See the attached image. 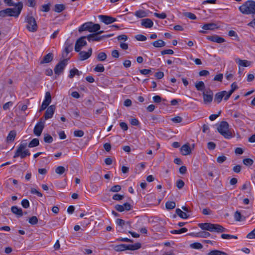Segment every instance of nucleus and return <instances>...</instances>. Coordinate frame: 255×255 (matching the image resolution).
Masks as SVG:
<instances>
[{
	"instance_id": "obj_62",
	"label": "nucleus",
	"mask_w": 255,
	"mask_h": 255,
	"mask_svg": "<svg viewBox=\"0 0 255 255\" xmlns=\"http://www.w3.org/2000/svg\"><path fill=\"white\" fill-rule=\"evenodd\" d=\"M21 205L24 208H27L29 207V202L27 199H23L21 201Z\"/></svg>"
},
{
	"instance_id": "obj_27",
	"label": "nucleus",
	"mask_w": 255,
	"mask_h": 255,
	"mask_svg": "<svg viewBox=\"0 0 255 255\" xmlns=\"http://www.w3.org/2000/svg\"><path fill=\"white\" fill-rule=\"evenodd\" d=\"M73 49V47L72 44H68V43H66L65 44L64 50V52L65 53V55H64V53H63V57L66 56L68 53H69Z\"/></svg>"
},
{
	"instance_id": "obj_7",
	"label": "nucleus",
	"mask_w": 255,
	"mask_h": 255,
	"mask_svg": "<svg viewBox=\"0 0 255 255\" xmlns=\"http://www.w3.org/2000/svg\"><path fill=\"white\" fill-rule=\"evenodd\" d=\"M116 223L117 225V230L118 232L124 233L128 229H130V222H126L123 219H117Z\"/></svg>"
},
{
	"instance_id": "obj_46",
	"label": "nucleus",
	"mask_w": 255,
	"mask_h": 255,
	"mask_svg": "<svg viewBox=\"0 0 255 255\" xmlns=\"http://www.w3.org/2000/svg\"><path fill=\"white\" fill-rule=\"evenodd\" d=\"M30 193L32 194H35L37 196L40 197H41L43 196L42 194L40 192L37 190L35 188H31Z\"/></svg>"
},
{
	"instance_id": "obj_33",
	"label": "nucleus",
	"mask_w": 255,
	"mask_h": 255,
	"mask_svg": "<svg viewBox=\"0 0 255 255\" xmlns=\"http://www.w3.org/2000/svg\"><path fill=\"white\" fill-rule=\"evenodd\" d=\"M39 141L37 138H33L28 144V146L30 148L35 147L38 145Z\"/></svg>"
},
{
	"instance_id": "obj_54",
	"label": "nucleus",
	"mask_w": 255,
	"mask_h": 255,
	"mask_svg": "<svg viewBox=\"0 0 255 255\" xmlns=\"http://www.w3.org/2000/svg\"><path fill=\"white\" fill-rule=\"evenodd\" d=\"M184 186V182L182 180H178L176 182V186L179 189H182Z\"/></svg>"
},
{
	"instance_id": "obj_28",
	"label": "nucleus",
	"mask_w": 255,
	"mask_h": 255,
	"mask_svg": "<svg viewBox=\"0 0 255 255\" xmlns=\"http://www.w3.org/2000/svg\"><path fill=\"white\" fill-rule=\"evenodd\" d=\"M82 74V72L81 71H79L78 69L76 68H73L70 71V73L68 75V77L72 79L73 78L75 75H80Z\"/></svg>"
},
{
	"instance_id": "obj_25",
	"label": "nucleus",
	"mask_w": 255,
	"mask_h": 255,
	"mask_svg": "<svg viewBox=\"0 0 255 255\" xmlns=\"http://www.w3.org/2000/svg\"><path fill=\"white\" fill-rule=\"evenodd\" d=\"M16 135V133L15 130H11L9 132V133L6 137L7 142H10L13 141L14 140Z\"/></svg>"
},
{
	"instance_id": "obj_38",
	"label": "nucleus",
	"mask_w": 255,
	"mask_h": 255,
	"mask_svg": "<svg viewBox=\"0 0 255 255\" xmlns=\"http://www.w3.org/2000/svg\"><path fill=\"white\" fill-rule=\"evenodd\" d=\"M195 87L197 90L203 91L205 88V84L203 82L200 81L195 84Z\"/></svg>"
},
{
	"instance_id": "obj_43",
	"label": "nucleus",
	"mask_w": 255,
	"mask_h": 255,
	"mask_svg": "<svg viewBox=\"0 0 255 255\" xmlns=\"http://www.w3.org/2000/svg\"><path fill=\"white\" fill-rule=\"evenodd\" d=\"M65 171V168L63 166H59L57 167L55 169V172L57 174L61 175Z\"/></svg>"
},
{
	"instance_id": "obj_32",
	"label": "nucleus",
	"mask_w": 255,
	"mask_h": 255,
	"mask_svg": "<svg viewBox=\"0 0 255 255\" xmlns=\"http://www.w3.org/2000/svg\"><path fill=\"white\" fill-rule=\"evenodd\" d=\"M65 8V5L63 4H56L54 6V11L57 12H61Z\"/></svg>"
},
{
	"instance_id": "obj_17",
	"label": "nucleus",
	"mask_w": 255,
	"mask_h": 255,
	"mask_svg": "<svg viewBox=\"0 0 255 255\" xmlns=\"http://www.w3.org/2000/svg\"><path fill=\"white\" fill-rule=\"evenodd\" d=\"M92 53V49L89 48L87 52L82 51L79 52L80 59L81 60H85L89 58Z\"/></svg>"
},
{
	"instance_id": "obj_4",
	"label": "nucleus",
	"mask_w": 255,
	"mask_h": 255,
	"mask_svg": "<svg viewBox=\"0 0 255 255\" xmlns=\"http://www.w3.org/2000/svg\"><path fill=\"white\" fill-rule=\"evenodd\" d=\"M229 127L227 122L222 121L217 128L218 132L227 139H230L233 137L232 132L229 130Z\"/></svg>"
},
{
	"instance_id": "obj_12",
	"label": "nucleus",
	"mask_w": 255,
	"mask_h": 255,
	"mask_svg": "<svg viewBox=\"0 0 255 255\" xmlns=\"http://www.w3.org/2000/svg\"><path fill=\"white\" fill-rule=\"evenodd\" d=\"M98 17L102 22L106 24H110L117 20L116 18L108 15H99Z\"/></svg>"
},
{
	"instance_id": "obj_57",
	"label": "nucleus",
	"mask_w": 255,
	"mask_h": 255,
	"mask_svg": "<svg viewBox=\"0 0 255 255\" xmlns=\"http://www.w3.org/2000/svg\"><path fill=\"white\" fill-rule=\"evenodd\" d=\"M242 215L241 214L239 211H236L234 214V218L235 220L237 221H241Z\"/></svg>"
},
{
	"instance_id": "obj_5",
	"label": "nucleus",
	"mask_w": 255,
	"mask_h": 255,
	"mask_svg": "<svg viewBox=\"0 0 255 255\" xmlns=\"http://www.w3.org/2000/svg\"><path fill=\"white\" fill-rule=\"evenodd\" d=\"M26 142L21 143L17 147L13 155V158L20 157L21 158H24L27 156H29L30 153L28 149H26Z\"/></svg>"
},
{
	"instance_id": "obj_13",
	"label": "nucleus",
	"mask_w": 255,
	"mask_h": 255,
	"mask_svg": "<svg viewBox=\"0 0 255 255\" xmlns=\"http://www.w3.org/2000/svg\"><path fill=\"white\" fill-rule=\"evenodd\" d=\"M51 101V97L50 92H47L45 94V99L43 101L40 111L45 110L50 104Z\"/></svg>"
},
{
	"instance_id": "obj_49",
	"label": "nucleus",
	"mask_w": 255,
	"mask_h": 255,
	"mask_svg": "<svg viewBox=\"0 0 255 255\" xmlns=\"http://www.w3.org/2000/svg\"><path fill=\"white\" fill-rule=\"evenodd\" d=\"M116 250L117 251H124L127 250L126 245L122 244L116 247Z\"/></svg>"
},
{
	"instance_id": "obj_20",
	"label": "nucleus",
	"mask_w": 255,
	"mask_h": 255,
	"mask_svg": "<svg viewBox=\"0 0 255 255\" xmlns=\"http://www.w3.org/2000/svg\"><path fill=\"white\" fill-rule=\"evenodd\" d=\"M182 154L184 155L190 154L191 152V148L188 144H185L180 148Z\"/></svg>"
},
{
	"instance_id": "obj_24",
	"label": "nucleus",
	"mask_w": 255,
	"mask_h": 255,
	"mask_svg": "<svg viewBox=\"0 0 255 255\" xmlns=\"http://www.w3.org/2000/svg\"><path fill=\"white\" fill-rule=\"evenodd\" d=\"M225 93H226L225 91L217 93L215 96V101H216L217 103H220L224 98Z\"/></svg>"
},
{
	"instance_id": "obj_22",
	"label": "nucleus",
	"mask_w": 255,
	"mask_h": 255,
	"mask_svg": "<svg viewBox=\"0 0 255 255\" xmlns=\"http://www.w3.org/2000/svg\"><path fill=\"white\" fill-rule=\"evenodd\" d=\"M11 211L14 214H15L18 217H21L23 215L22 210L21 208H18L16 206L11 207Z\"/></svg>"
},
{
	"instance_id": "obj_31",
	"label": "nucleus",
	"mask_w": 255,
	"mask_h": 255,
	"mask_svg": "<svg viewBox=\"0 0 255 255\" xmlns=\"http://www.w3.org/2000/svg\"><path fill=\"white\" fill-rule=\"evenodd\" d=\"M152 45L155 47H161L165 46V43L162 40H158L152 42Z\"/></svg>"
},
{
	"instance_id": "obj_16",
	"label": "nucleus",
	"mask_w": 255,
	"mask_h": 255,
	"mask_svg": "<svg viewBox=\"0 0 255 255\" xmlns=\"http://www.w3.org/2000/svg\"><path fill=\"white\" fill-rule=\"evenodd\" d=\"M204 102L205 103H210L213 100V93L212 91H209L203 93Z\"/></svg>"
},
{
	"instance_id": "obj_64",
	"label": "nucleus",
	"mask_w": 255,
	"mask_h": 255,
	"mask_svg": "<svg viewBox=\"0 0 255 255\" xmlns=\"http://www.w3.org/2000/svg\"><path fill=\"white\" fill-rule=\"evenodd\" d=\"M13 105V103L12 102H8L4 104L3 106V109L4 110H7L9 109V108L11 107Z\"/></svg>"
},
{
	"instance_id": "obj_21",
	"label": "nucleus",
	"mask_w": 255,
	"mask_h": 255,
	"mask_svg": "<svg viewBox=\"0 0 255 255\" xmlns=\"http://www.w3.org/2000/svg\"><path fill=\"white\" fill-rule=\"evenodd\" d=\"M141 24L145 28H151L153 26V22L149 18H145L142 19Z\"/></svg>"
},
{
	"instance_id": "obj_63",
	"label": "nucleus",
	"mask_w": 255,
	"mask_h": 255,
	"mask_svg": "<svg viewBox=\"0 0 255 255\" xmlns=\"http://www.w3.org/2000/svg\"><path fill=\"white\" fill-rule=\"evenodd\" d=\"M221 114V111H219L218 113V114H212L210 116L209 119L213 121L216 120Z\"/></svg>"
},
{
	"instance_id": "obj_29",
	"label": "nucleus",
	"mask_w": 255,
	"mask_h": 255,
	"mask_svg": "<svg viewBox=\"0 0 255 255\" xmlns=\"http://www.w3.org/2000/svg\"><path fill=\"white\" fill-rule=\"evenodd\" d=\"M202 27L203 29L205 30H213L217 27L216 24L213 23H209L205 24Z\"/></svg>"
},
{
	"instance_id": "obj_58",
	"label": "nucleus",
	"mask_w": 255,
	"mask_h": 255,
	"mask_svg": "<svg viewBox=\"0 0 255 255\" xmlns=\"http://www.w3.org/2000/svg\"><path fill=\"white\" fill-rule=\"evenodd\" d=\"M135 38L138 41H144L146 40V37L143 35L138 34L135 36Z\"/></svg>"
},
{
	"instance_id": "obj_23",
	"label": "nucleus",
	"mask_w": 255,
	"mask_h": 255,
	"mask_svg": "<svg viewBox=\"0 0 255 255\" xmlns=\"http://www.w3.org/2000/svg\"><path fill=\"white\" fill-rule=\"evenodd\" d=\"M53 58V55L51 53H49L46 55H45L43 59L41 61L40 63H48L51 62Z\"/></svg>"
},
{
	"instance_id": "obj_56",
	"label": "nucleus",
	"mask_w": 255,
	"mask_h": 255,
	"mask_svg": "<svg viewBox=\"0 0 255 255\" xmlns=\"http://www.w3.org/2000/svg\"><path fill=\"white\" fill-rule=\"evenodd\" d=\"M50 4H43L41 6V10L44 12H48L50 10Z\"/></svg>"
},
{
	"instance_id": "obj_3",
	"label": "nucleus",
	"mask_w": 255,
	"mask_h": 255,
	"mask_svg": "<svg viewBox=\"0 0 255 255\" xmlns=\"http://www.w3.org/2000/svg\"><path fill=\"white\" fill-rule=\"evenodd\" d=\"M240 11L243 14H250L255 13V1L249 0L239 7Z\"/></svg>"
},
{
	"instance_id": "obj_19",
	"label": "nucleus",
	"mask_w": 255,
	"mask_h": 255,
	"mask_svg": "<svg viewBox=\"0 0 255 255\" xmlns=\"http://www.w3.org/2000/svg\"><path fill=\"white\" fill-rule=\"evenodd\" d=\"M236 62L238 64L239 67H249L251 64V62L246 60H241L238 58L235 59Z\"/></svg>"
},
{
	"instance_id": "obj_8",
	"label": "nucleus",
	"mask_w": 255,
	"mask_h": 255,
	"mask_svg": "<svg viewBox=\"0 0 255 255\" xmlns=\"http://www.w3.org/2000/svg\"><path fill=\"white\" fill-rule=\"evenodd\" d=\"M25 21L27 23L26 28L30 32H35L38 26L35 18L30 15H28L25 18Z\"/></svg>"
},
{
	"instance_id": "obj_35",
	"label": "nucleus",
	"mask_w": 255,
	"mask_h": 255,
	"mask_svg": "<svg viewBox=\"0 0 255 255\" xmlns=\"http://www.w3.org/2000/svg\"><path fill=\"white\" fill-rule=\"evenodd\" d=\"M207 255H229L227 253L218 250H214L210 252Z\"/></svg>"
},
{
	"instance_id": "obj_2",
	"label": "nucleus",
	"mask_w": 255,
	"mask_h": 255,
	"mask_svg": "<svg viewBox=\"0 0 255 255\" xmlns=\"http://www.w3.org/2000/svg\"><path fill=\"white\" fill-rule=\"evenodd\" d=\"M199 227L204 230L209 231L211 232H217L218 233L227 232L228 229L225 228L220 224H212L210 223H200Z\"/></svg>"
},
{
	"instance_id": "obj_42",
	"label": "nucleus",
	"mask_w": 255,
	"mask_h": 255,
	"mask_svg": "<svg viewBox=\"0 0 255 255\" xmlns=\"http://www.w3.org/2000/svg\"><path fill=\"white\" fill-rule=\"evenodd\" d=\"M94 71L97 72H103L105 71V68L102 64H99L94 68Z\"/></svg>"
},
{
	"instance_id": "obj_34",
	"label": "nucleus",
	"mask_w": 255,
	"mask_h": 255,
	"mask_svg": "<svg viewBox=\"0 0 255 255\" xmlns=\"http://www.w3.org/2000/svg\"><path fill=\"white\" fill-rule=\"evenodd\" d=\"M187 229L186 228H182L179 230H174L171 231L170 233L172 234H181L185 233L187 231Z\"/></svg>"
},
{
	"instance_id": "obj_1",
	"label": "nucleus",
	"mask_w": 255,
	"mask_h": 255,
	"mask_svg": "<svg viewBox=\"0 0 255 255\" xmlns=\"http://www.w3.org/2000/svg\"><path fill=\"white\" fill-rule=\"evenodd\" d=\"M15 8H7L0 11V16L5 17L6 16H13L18 17L20 14L23 8V3L20 1L15 4Z\"/></svg>"
},
{
	"instance_id": "obj_53",
	"label": "nucleus",
	"mask_w": 255,
	"mask_h": 255,
	"mask_svg": "<svg viewBox=\"0 0 255 255\" xmlns=\"http://www.w3.org/2000/svg\"><path fill=\"white\" fill-rule=\"evenodd\" d=\"M154 15L160 19H164L166 17V14L165 12H162L161 13L155 12Z\"/></svg>"
},
{
	"instance_id": "obj_40",
	"label": "nucleus",
	"mask_w": 255,
	"mask_h": 255,
	"mask_svg": "<svg viewBox=\"0 0 255 255\" xmlns=\"http://www.w3.org/2000/svg\"><path fill=\"white\" fill-rule=\"evenodd\" d=\"M176 204L174 201H168L165 204L166 208L167 209H173L175 207Z\"/></svg>"
},
{
	"instance_id": "obj_10",
	"label": "nucleus",
	"mask_w": 255,
	"mask_h": 255,
	"mask_svg": "<svg viewBox=\"0 0 255 255\" xmlns=\"http://www.w3.org/2000/svg\"><path fill=\"white\" fill-rule=\"evenodd\" d=\"M44 124L45 122L42 119L36 124L33 129V133L35 135L39 136L41 135L44 128Z\"/></svg>"
},
{
	"instance_id": "obj_37",
	"label": "nucleus",
	"mask_w": 255,
	"mask_h": 255,
	"mask_svg": "<svg viewBox=\"0 0 255 255\" xmlns=\"http://www.w3.org/2000/svg\"><path fill=\"white\" fill-rule=\"evenodd\" d=\"M221 238L223 239L231 240L232 239H237L238 237L236 236L232 235L230 234H223L221 236Z\"/></svg>"
},
{
	"instance_id": "obj_26",
	"label": "nucleus",
	"mask_w": 255,
	"mask_h": 255,
	"mask_svg": "<svg viewBox=\"0 0 255 255\" xmlns=\"http://www.w3.org/2000/svg\"><path fill=\"white\" fill-rule=\"evenodd\" d=\"M141 247L140 243H136L134 245H126L127 250L134 251L138 250Z\"/></svg>"
},
{
	"instance_id": "obj_9",
	"label": "nucleus",
	"mask_w": 255,
	"mask_h": 255,
	"mask_svg": "<svg viewBox=\"0 0 255 255\" xmlns=\"http://www.w3.org/2000/svg\"><path fill=\"white\" fill-rule=\"evenodd\" d=\"M67 64V59H63L60 61L55 67L54 69V73L57 75L61 74Z\"/></svg>"
},
{
	"instance_id": "obj_47",
	"label": "nucleus",
	"mask_w": 255,
	"mask_h": 255,
	"mask_svg": "<svg viewBox=\"0 0 255 255\" xmlns=\"http://www.w3.org/2000/svg\"><path fill=\"white\" fill-rule=\"evenodd\" d=\"M84 132L82 130H76L74 131V135L75 137H82Z\"/></svg>"
},
{
	"instance_id": "obj_44",
	"label": "nucleus",
	"mask_w": 255,
	"mask_h": 255,
	"mask_svg": "<svg viewBox=\"0 0 255 255\" xmlns=\"http://www.w3.org/2000/svg\"><path fill=\"white\" fill-rule=\"evenodd\" d=\"M44 141L45 142L50 143L52 142L53 138L50 135H49L48 134H46L44 135Z\"/></svg>"
},
{
	"instance_id": "obj_30",
	"label": "nucleus",
	"mask_w": 255,
	"mask_h": 255,
	"mask_svg": "<svg viewBox=\"0 0 255 255\" xmlns=\"http://www.w3.org/2000/svg\"><path fill=\"white\" fill-rule=\"evenodd\" d=\"M176 213L182 219H187L189 217L187 213L178 208L176 209Z\"/></svg>"
},
{
	"instance_id": "obj_61",
	"label": "nucleus",
	"mask_w": 255,
	"mask_h": 255,
	"mask_svg": "<svg viewBox=\"0 0 255 255\" xmlns=\"http://www.w3.org/2000/svg\"><path fill=\"white\" fill-rule=\"evenodd\" d=\"M247 238L250 239H255V228L247 235Z\"/></svg>"
},
{
	"instance_id": "obj_6",
	"label": "nucleus",
	"mask_w": 255,
	"mask_h": 255,
	"mask_svg": "<svg viewBox=\"0 0 255 255\" xmlns=\"http://www.w3.org/2000/svg\"><path fill=\"white\" fill-rule=\"evenodd\" d=\"M100 29L99 24H94L91 22H86L82 24L79 28L80 32L87 30L90 32H95Z\"/></svg>"
},
{
	"instance_id": "obj_11",
	"label": "nucleus",
	"mask_w": 255,
	"mask_h": 255,
	"mask_svg": "<svg viewBox=\"0 0 255 255\" xmlns=\"http://www.w3.org/2000/svg\"><path fill=\"white\" fill-rule=\"evenodd\" d=\"M85 38V36L81 37L76 41L75 46V50L76 52H80L82 47L86 45L87 42Z\"/></svg>"
},
{
	"instance_id": "obj_39",
	"label": "nucleus",
	"mask_w": 255,
	"mask_h": 255,
	"mask_svg": "<svg viewBox=\"0 0 255 255\" xmlns=\"http://www.w3.org/2000/svg\"><path fill=\"white\" fill-rule=\"evenodd\" d=\"M211 234L206 231H202L197 234V237L200 238H207L209 237Z\"/></svg>"
},
{
	"instance_id": "obj_18",
	"label": "nucleus",
	"mask_w": 255,
	"mask_h": 255,
	"mask_svg": "<svg viewBox=\"0 0 255 255\" xmlns=\"http://www.w3.org/2000/svg\"><path fill=\"white\" fill-rule=\"evenodd\" d=\"M207 38L211 41L216 42L217 43H222L225 41L223 38L218 35L208 36Z\"/></svg>"
},
{
	"instance_id": "obj_55",
	"label": "nucleus",
	"mask_w": 255,
	"mask_h": 255,
	"mask_svg": "<svg viewBox=\"0 0 255 255\" xmlns=\"http://www.w3.org/2000/svg\"><path fill=\"white\" fill-rule=\"evenodd\" d=\"M171 121L175 123H180L182 121V118L180 116H176L172 118Z\"/></svg>"
},
{
	"instance_id": "obj_36",
	"label": "nucleus",
	"mask_w": 255,
	"mask_h": 255,
	"mask_svg": "<svg viewBox=\"0 0 255 255\" xmlns=\"http://www.w3.org/2000/svg\"><path fill=\"white\" fill-rule=\"evenodd\" d=\"M134 15L138 18H142L146 16V12L142 10L136 11Z\"/></svg>"
},
{
	"instance_id": "obj_52",
	"label": "nucleus",
	"mask_w": 255,
	"mask_h": 255,
	"mask_svg": "<svg viewBox=\"0 0 255 255\" xmlns=\"http://www.w3.org/2000/svg\"><path fill=\"white\" fill-rule=\"evenodd\" d=\"M191 247L195 249H201L202 248L203 246L199 243H194L191 245Z\"/></svg>"
},
{
	"instance_id": "obj_41",
	"label": "nucleus",
	"mask_w": 255,
	"mask_h": 255,
	"mask_svg": "<svg viewBox=\"0 0 255 255\" xmlns=\"http://www.w3.org/2000/svg\"><path fill=\"white\" fill-rule=\"evenodd\" d=\"M107 58V55L105 52H100L98 54L97 59L100 61H104Z\"/></svg>"
},
{
	"instance_id": "obj_45",
	"label": "nucleus",
	"mask_w": 255,
	"mask_h": 255,
	"mask_svg": "<svg viewBox=\"0 0 255 255\" xmlns=\"http://www.w3.org/2000/svg\"><path fill=\"white\" fill-rule=\"evenodd\" d=\"M30 193L32 194H35L37 196L40 197H41L43 196L42 194L40 192L37 190L35 188H31Z\"/></svg>"
},
{
	"instance_id": "obj_59",
	"label": "nucleus",
	"mask_w": 255,
	"mask_h": 255,
	"mask_svg": "<svg viewBox=\"0 0 255 255\" xmlns=\"http://www.w3.org/2000/svg\"><path fill=\"white\" fill-rule=\"evenodd\" d=\"M113 199L116 201H120L122 200L124 198V195H120L118 194H116L113 195Z\"/></svg>"
},
{
	"instance_id": "obj_15",
	"label": "nucleus",
	"mask_w": 255,
	"mask_h": 255,
	"mask_svg": "<svg viewBox=\"0 0 255 255\" xmlns=\"http://www.w3.org/2000/svg\"><path fill=\"white\" fill-rule=\"evenodd\" d=\"M55 110V106L54 105L50 106L45 112L44 115L45 120H46L51 118L53 117Z\"/></svg>"
},
{
	"instance_id": "obj_60",
	"label": "nucleus",
	"mask_w": 255,
	"mask_h": 255,
	"mask_svg": "<svg viewBox=\"0 0 255 255\" xmlns=\"http://www.w3.org/2000/svg\"><path fill=\"white\" fill-rule=\"evenodd\" d=\"M231 90L229 91L230 93H233V92L237 89H238V86L236 82L233 83L231 85Z\"/></svg>"
},
{
	"instance_id": "obj_50",
	"label": "nucleus",
	"mask_w": 255,
	"mask_h": 255,
	"mask_svg": "<svg viewBox=\"0 0 255 255\" xmlns=\"http://www.w3.org/2000/svg\"><path fill=\"white\" fill-rule=\"evenodd\" d=\"M243 163L247 166H251L253 164L254 161L251 158H245L243 160Z\"/></svg>"
},
{
	"instance_id": "obj_51",
	"label": "nucleus",
	"mask_w": 255,
	"mask_h": 255,
	"mask_svg": "<svg viewBox=\"0 0 255 255\" xmlns=\"http://www.w3.org/2000/svg\"><path fill=\"white\" fill-rule=\"evenodd\" d=\"M29 223L31 225H35L38 222V219L36 216H32L29 219Z\"/></svg>"
},
{
	"instance_id": "obj_14",
	"label": "nucleus",
	"mask_w": 255,
	"mask_h": 255,
	"mask_svg": "<svg viewBox=\"0 0 255 255\" xmlns=\"http://www.w3.org/2000/svg\"><path fill=\"white\" fill-rule=\"evenodd\" d=\"M103 32V31H100L96 33L90 34L87 36V38L89 42L91 41H99L102 40V37L99 36V34H101Z\"/></svg>"
},
{
	"instance_id": "obj_48",
	"label": "nucleus",
	"mask_w": 255,
	"mask_h": 255,
	"mask_svg": "<svg viewBox=\"0 0 255 255\" xmlns=\"http://www.w3.org/2000/svg\"><path fill=\"white\" fill-rule=\"evenodd\" d=\"M121 190V187L120 185H116L113 186L110 189V191L112 192H118Z\"/></svg>"
}]
</instances>
